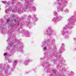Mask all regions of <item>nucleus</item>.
I'll use <instances>...</instances> for the list:
<instances>
[{"label":"nucleus","instance_id":"f257e3e1","mask_svg":"<svg viewBox=\"0 0 76 76\" xmlns=\"http://www.w3.org/2000/svg\"><path fill=\"white\" fill-rule=\"evenodd\" d=\"M29 61H30V60H29V59H26L25 61V63H28V62H29Z\"/></svg>","mask_w":76,"mask_h":76},{"label":"nucleus","instance_id":"f03ea898","mask_svg":"<svg viewBox=\"0 0 76 76\" xmlns=\"http://www.w3.org/2000/svg\"><path fill=\"white\" fill-rule=\"evenodd\" d=\"M4 27H3L2 26H1V27H0V29H2V28L3 29H4Z\"/></svg>","mask_w":76,"mask_h":76},{"label":"nucleus","instance_id":"7ed1b4c3","mask_svg":"<svg viewBox=\"0 0 76 76\" xmlns=\"http://www.w3.org/2000/svg\"><path fill=\"white\" fill-rule=\"evenodd\" d=\"M9 22H10V20L8 19L7 20V23H9Z\"/></svg>","mask_w":76,"mask_h":76},{"label":"nucleus","instance_id":"20e7f679","mask_svg":"<svg viewBox=\"0 0 76 76\" xmlns=\"http://www.w3.org/2000/svg\"><path fill=\"white\" fill-rule=\"evenodd\" d=\"M10 23H9V25H15V24H10Z\"/></svg>","mask_w":76,"mask_h":76},{"label":"nucleus","instance_id":"39448f33","mask_svg":"<svg viewBox=\"0 0 76 76\" xmlns=\"http://www.w3.org/2000/svg\"><path fill=\"white\" fill-rule=\"evenodd\" d=\"M62 47H64V44L63 43H62L61 44Z\"/></svg>","mask_w":76,"mask_h":76},{"label":"nucleus","instance_id":"423d86ee","mask_svg":"<svg viewBox=\"0 0 76 76\" xmlns=\"http://www.w3.org/2000/svg\"><path fill=\"white\" fill-rule=\"evenodd\" d=\"M10 48H13V45H10Z\"/></svg>","mask_w":76,"mask_h":76},{"label":"nucleus","instance_id":"0eeeda50","mask_svg":"<svg viewBox=\"0 0 76 76\" xmlns=\"http://www.w3.org/2000/svg\"><path fill=\"white\" fill-rule=\"evenodd\" d=\"M58 19L59 20H61V17H60L58 18Z\"/></svg>","mask_w":76,"mask_h":76},{"label":"nucleus","instance_id":"6e6552de","mask_svg":"<svg viewBox=\"0 0 76 76\" xmlns=\"http://www.w3.org/2000/svg\"><path fill=\"white\" fill-rule=\"evenodd\" d=\"M56 19H57V18H58V15H57L56 16Z\"/></svg>","mask_w":76,"mask_h":76},{"label":"nucleus","instance_id":"1a4fd4ad","mask_svg":"<svg viewBox=\"0 0 76 76\" xmlns=\"http://www.w3.org/2000/svg\"><path fill=\"white\" fill-rule=\"evenodd\" d=\"M6 55H7V53H4V56H6Z\"/></svg>","mask_w":76,"mask_h":76},{"label":"nucleus","instance_id":"9d476101","mask_svg":"<svg viewBox=\"0 0 76 76\" xmlns=\"http://www.w3.org/2000/svg\"><path fill=\"white\" fill-rule=\"evenodd\" d=\"M54 14H55V15H56V14H57V12H54Z\"/></svg>","mask_w":76,"mask_h":76},{"label":"nucleus","instance_id":"9b49d317","mask_svg":"<svg viewBox=\"0 0 76 76\" xmlns=\"http://www.w3.org/2000/svg\"><path fill=\"white\" fill-rule=\"evenodd\" d=\"M44 50H47V48H44Z\"/></svg>","mask_w":76,"mask_h":76},{"label":"nucleus","instance_id":"f8f14e48","mask_svg":"<svg viewBox=\"0 0 76 76\" xmlns=\"http://www.w3.org/2000/svg\"><path fill=\"white\" fill-rule=\"evenodd\" d=\"M14 62H15V63H16V61H15Z\"/></svg>","mask_w":76,"mask_h":76},{"label":"nucleus","instance_id":"ddd939ff","mask_svg":"<svg viewBox=\"0 0 76 76\" xmlns=\"http://www.w3.org/2000/svg\"><path fill=\"white\" fill-rule=\"evenodd\" d=\"M27 32H29V31H27Z\"/></svg>","mask_w":76,"mask_h":76},{"label":"nucleus","instance_id":"4468645a","mask_svg":"<svg viewBox=\"0 0 76 76\" xmlns=\"http://www.w3.org/2000/svg\"><path fill=\"white\" fill-rule=\"evenodd\" d=\"M3 2V3H4V2Z\"/></svg>","mask_w":76,"mask_h":76},{"label":"nucleus","instance_id":"2eb2a0df","mask_svg":"<svg viewBox=\"0 0 76 76\" xmlns=\"http://www.w3.org/2000/svg\"><path fill=\"white\" fill-rule=\"evenodd\" d=\"M54 73H55V72H54Z\"/></svg>","mask_w":76,"mask_h":76}]
</instances>
